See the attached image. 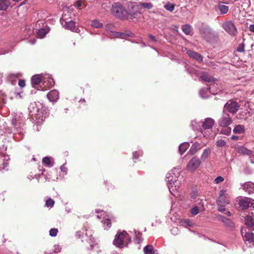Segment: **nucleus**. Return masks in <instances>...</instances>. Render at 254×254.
<instances>
[{
    "label": "nucleus",
    "instance_id": "f257e3e1",
    "mask_svg": "<svg viewBox=\"0 0 254 254\" xmlns=\"http://www.w3.org/2000/svg\"><path fill=\"white\" fill-rule=\"evenodd\" d=\"M180 168H174L166 175V182L170 193L175 196L179 195V190L182 184V178L179 179Z\"/></svg>",
    "mask_w": 254,
    "mask_h": 254
},
{
    "label": "nucleus",
    "instance_id": "f03ea898",
    "mask_svg": "<svg viewBox=\"0 0 254 254\" xmlns=\"http://www.w3.org/2000/svg\"><path fill=\"white\" fill-rule=\"evenodd\" d=\"M215 123L214 120L211 118H206L200 122L193 120L190 127L193 130L200 131L205 138H209L212 133V128Z\"/></svg>",
    "mask_w": 254,
    "mask_h": 254
},
{
    "label": "nucleus",
    "instance_id": "7ed1b4c3",
    "mask_svg": "<svg viewBox=\"0 0 254 254\" xmlns=\"http://www.w3.org/2000/svg\"><path fill=\"white\" fill-rule=\"evenodd\" d=\"M11 125L12 127H7L4 126L5 132L9 134H18L21 136L23 135V129L22 128L23 124L20 122L19 119L16 117H13L11 120Z\"/></svg>",
    "mask_w": 254,
    "mask_h": 254
},
{
    "label": "nucleus",
    "instance_id": "20e7f679",
    "mask_svg": "<svg viewBox=\"0 0 254 254\" xmlns=\"http://www.w3.org/2000/svg\"><path fill=\"white\" fill-rule=\"evenodd\" d=\"M130 241V237L126 231H124L118 232L115 237L113 244L118 248H122L124 247H127Z\"/></svg>",
    "mask_w": 254,
    "mask_h": 254
},
{
    "label": "nucleus",
    "instance_id": "39448f33",
    "mask_svg": "<svg viewBox=\"0 0 254 254\" xmlns=\"http://www.w3.org/2000/svg\"><path fill=\"white\" fill-rule=\"evenodd\" d=\"M42 79L45 87L50 88L54 85V81L49 75L43 77L41 74H37L33 76L31 78V82L33 86L38 85Z\"/></svg>",
    "mask_w": 254,
    "mask_h": 254
},
{
    "label": "nucleus",
    "instance_id": "423d86ee",
    "mask_svg": "<svg viewBox=\"0 0 254 254\" xmlns=\"http://www.w3.org/2000/svg\"><path fill=\"white\" fill-rule=\"evenodd\" d=\"M111 12L115 16L123 18L126 16L127 12L120 3H114L111 9Z\"/></svg>",
    "mask_w": 254,
    "mask_h": 254
},
{
    "label": "nucleus",
    "instance_id": "0eeeda50",
    "mask_svg": "<svg viewBox=\"0 0 254 254\" xmlns=\"http://www.w3.org/2000/svg\"><path fill=\"white\" fill-rule=\"evenodd\" d=\"M7 146L2 145L0 147V169H4L8 165L9 156L6 154Z\"/></svg>",
    "mask_w": 254,
    "mask_h": 254
},
{
    "label": "nucleus",
    "instance_id": "6e6552de",
    "mask_svg": "<svg viewBox=\"0 0 254 254\" xmlns=\"http://www.w3.org/2000/svg\"><path fill=\"white\" fill-rule=\"evenodd\" d=\"M201 161L199 158L195 156L192 157L187 165V169L190 172H194L200 166Z\"/></svg>",
    "mask_w": 254,
    "mask_h": 254
},
{
    "label": "nucleus",
    "instance_id": "1a4fd4ad",
    "mask_svg": "<svg viewBox=\"0 0 254 254\" xmlns=\"http://www.w3.org/2000/svg\"><path fill=\"white\" fill-rule=\"evenodd\" d=\"M214 84H211L208 88H203L199 91V95L202 98H207L209 96V94L212 93L213 95L218 94L220 92V90H216L214 91L213 89Z\"/></svg>",
    "mask_w": 254,
    "mask_h": 254
},
{
    "label": "nucleus",
    "instance_id": "9d476101",
    "mask_svg": "<svg viewBox=\"0 0 254 254\" xmlns=\"http://www.w3.org/2000/svg\"><path fill=\"white\" fill-rule=\"evenodd\" d=\"M222 27L226 32L231 35H235L237 32L235 24L231 21L224 22L222 25Z\"/></svg>",
    "mask_w": 254,
    "mask_h": 254
},
{
    "label": "nucleus",
    "instance_id": "9b49d317",
    "mask_svg": "<svg viewBox=\"0 0 254 254\" xmlns=\"http://www.w3.org/2000/svg\"><path fill=\"white\" fill-rule=\"evenodd\" d=\"M231 201V198L230 195L226 193V191L224 190H222L220 191L219 196L218 199L217 200V204H227L230 203Z\"/></svg>",
    "mask_w": 254,
    "mask_h": 254
},
{
    "label": "nucleus",
    "instance_id": "f8f14e48",
    "mask_svg": "<svg viewBox=\"0 0 254 254\" xmlns=\"http://www.w3.org/2000/svg\"><path fill=\"white\" fill-rule=\"evenodd\" d=\"M224 108L228 112L234 114L238 111L240 105L235 101L229 100L225 105Z\"/></svg>",
    "mask_w": 254,
    "mask_h": 254
},
{
    "label": "nucleus",
    "instance_id": "ddd939ff",
    "mask_svg": "<svg viewBox=\"0 0 254 254\" xmlns=\"http://www.w3.org/2000/svg\"><path fill=\"white\" fill-rule=\"evenodd\" d=\"M239 206L242 209H246L249 207L254 208V199L245 197V198L240 200Z\"/></svg>",
    "mask_w": 254,
    "mask_h": 254
},
{
    "label": "nucleus",
    "instance_id": "4468645a",
    "mask_svg": "<svg viewBox=\"0 0 254 254\" xmlns=\"http://www.w3.org/2000/svg\"><path fill=\"white\" fill-rule=\"evenodd\" d=\"M232 120L230 117L229 115L226 113H224L219 120L218 124L219 126L222 127H226L231 124Z\"/></svg>",
    "mask_w": 254,
    "mask_h": 254
},
{
    "label": "nucleus",
    "instance_id": "2eb2a0df",
    "mask_svg": "<svg viewBox=\"0 0 254 254\" xmlns=\"http://www.w3.org/2000/svg\"><path fill=\"white\" fill-rule=\"evenodd\" d=\"M100 215H98L97 217L99 219L103 218V220L102 221L103 223V226L104 229L105 230H107L109 229L111 226V223L110 219L108 218V215L106 214V212H104L103 211H101Z\"/></svg>",
    "mask_w": 254,
    "mask_h": 254
},
{
    "label": "nucleus",
    "instance_id": "dca6fc26",
    "mask_svg": "<svg viewBox=\"0 0 254 254\" xmlns=\"http://www.w3.org/2000/svg\"><path fill=\"white\" fill-rule=\"evenodd\" d=\"M133 34L131 32H128L127 33H123L120 32H113L111 31L110 34V36L111 38H119L121 39H127L129 37H132Z\"/></svg>",
    "mask_w": 254,
    "mask_h": 254
},
{
    "label": "nucleus",
    "instance_id": "f3484780",
    "mask_svg": "<svg viewBox=\"0 0 254 254\" xmlns=\"http://www.w3.org/2000/svg\"><path fill=\"white\" fill-rule=\"evenodd\" d=\"M60 22L63 26L67 30L73 31L75 27V22L73 21H66L65 18L63 17L60 19Z\"/></svg>",
    "mask_w": 254,
    "mask_h": 254
},
{
    "label": "nucleus",
    "instance_id": "a211bd4d",
    "mask_svg": "<svg viewBox=\"0 0 254 254\" xmlns=\"http://www.w3.org/2000/svg\"><path fill=\"white\" fill-rule=\"evenodd\" d=\"M235 150L237 151L238 153L242 154L243 155H247L250 156V158H251L252 157H254V152L248 149V148L244 146H236Z\"/></svg>",
    "mask_w": 254,
    "mask_h": 254
},
{
    "label": "nucleus",
    "instance_id": "6ab92c4d",
    "mask_svg": "<svg viewBox=\"0 0 254 254\" xmlns=\"http://www.w3.org/2000/svg\"><path fill=\"white\" fill-rule=\"evenodd\" d=\"M244 240L249 247L254 246V234L252 232H247L244 236Z\"/></svg>",
    "mask_w": 254,
    "mask_h": 254
},
{
    "label": "nucleus",
    "instance_id": "aec40b11",
    "mask_svg": "<svg viewBox=\"0 0 254 254\" xmlns=\"http://www.w3.org/2000/svg\"><path fill=\"white\" fill-rule=\"evenodd\" d=\"M206 144H201L198 142H195L193 144L189 150V153L191 155H193L195 154L197 151L200 150L204 146H205Z\"/></svg>",
    "mask_w": 254,
    "mask_h": 254
},
{
    "label": "nucleus",
    "instance_id": "412c9836",
    "mask_svg": "<svg viewBox=\"0 0 254 254\" xmlns=\"http://www.w3.org/2000/svg\"><path fill=\"white\" fill-rule=\"evenodd\" d=\"M243 190L249 194L254 193V184L251 182H246L242 185Z\"/></svg>",
    "mask_w": 254,
    "mask_h": 254
},
{
    "label": "nucleus",
    "instance_id": "4be33fe9",
    "mask_svg": "<svg viewBox=\"0 0 254 254\" xmlns=\"http://www.w3.org/2000/svg\"><path fill=\"white\" fill-rule=\"evenodd\" d=\"M47 97L50 101L56 102L59 99V92L56 90L51 91L47 94Z\"/></svg>",
    "mask_w": 254,
    "mask_h": 254
},
{
    "label": "nucleus",
    "instance_id": "5701e85b",
    "mask_svg": "<svg viewBox=\"0 0 254 254\" xmlns=\"http://www.w3.org/2000/svg\"><path fill=\"white\" fill-rule=\"evenodd\" d=\"M187 54L190 58L195 59L198 62H201L203 61V57L195 52L190 50L187 52Z\"/></svg>",
    "mask_w": 254,
    "mask_h": 254
},
{
    "label": "nucleus",
    "instance_id": "b1692460",
    "mask_svg": "<svg viewBox=\"0 0 254 254\" xmlns=\"http://www.w3.org/2000/svg\"><path fill=\"white\" fill-rule=\"evenodd\" d=\"M200 78L202 80L207 82H214L216 79L210 76L207 72H202Z\"/></svg>",
    "mask_w": 254,
    "mask_h": 254
},
{
    "label": "nucleus",
    "instance_id": "393cba45",
    "mask_svg": "<svg viewBox=\"0 0 254 254\" xmlns=\"http://www.w3.org/2000/svg\"><path fill=\"white\" fill-rule=\"evenodd\" d=\"M245 224L246 225L252 229L254 230V219L251 216H247L245 217Z\"/></svg>",
    "mask_w": 254,
    "mask_h": 254
},
{
    "label": "nucleus",
    "instance_id": "a878e982",
    "mask_svg": "<svg viewBox=\"0 0 254 254\" xmlns=\"http://www.w3.org/2000/svg\"><path fill=\"white\" fill-rule=\"evenodd\" d=\"M211 153V149L207 147L203 150V152L200 156V159L202 161L204 162L209 156Z\"/></svg>",
    "mask_w": 254,
    "mask_h": 254
},
{
    "label": "nucleus",
    "instance_id": "bb28decb",
    "mask_svg": "<svg viewBox=\"0 0 254 254\" xmlns=\"http://www.w3.org/2000/svg\"><path fill=\"white\" fill-rule=\"evenodd\" d=\"M143 251L145 254H157L156 250L152 245L146 246L143 249Z\"/></svg>",
    "mask_w": 254,
    "mask_h": 254
},
{
    "label": "nucleus",
    "instance_id": "cd10ccee",
    "mask_svg": "<svg viewBox=\"0 0 254 254\" xmlns=\"http://www.w3.org/2000/svg\"><path fill=\"white\" fill-rule=\"evenodd\" d=\"M218 220L223 222L226 225L228 226L231 227L232 226V225H233V223L230 219L227 218L223 215H219L218 216Z\"/></svg>",
    "mask_w": 254,
    "mask_h": 254
},
{
    "label": "nucleus",
    "instance_id": "c85d7f7f",
    "mask_svg": "<svg viewBox=\"0 0 254 254\" xmlns=\"http://www.w3.org/2000/svg\"><path fill=\"white\" fill-rule=\"evenodd\" d=\"M86 237H88L87 239L86 240L88 243L90 245V249L92 250L93 249V248L96 246V244L94 243L95 242V239L92 236L91 234H88L87 233H86L85 234Z\"/></svg>",
    "mask_w": 254,
    "mask_h": 254
},
{
    "label": "nucleus",
    "instance_id": "c756f323",
    "mask_svg": "<svg viewBox=\"0 0 254 254\" xmlns=\"http://www.w3.org/2000/svg\"><path fill=\"white\" fill-rule=\"evenodd\" d=\"M10 5V2L7 0H0V10H5Z\"/></svg>",
    "mask_w": 254,
    "mask_h": 254
},
{
    "label": "nucleus",
    "instance_id": "7c9ffc66",
    "mask_svg": "<svg viewBox=\"0 0 254 254\" xmlns=\"http://www.w3.org/2000/svg\"><path fill=\"white\" fill-rule=\"evenodd\" d=\"M233 132L237 134L243 133L245 132V127L243 125H238L235 127Z\"/></svg>",
    "mask_w": 254,
    "mask_h": 254
},
{
    "label": "nucleus",
    "instance_id": "2f4dec72",
    "mask_svg": "<svg viewBox=\"0 0 254 254\" xmlns=\"http://www.w3.org/2000/svg\"><path fill=\"white\" fill-rule=\"evenodd\" d=\"M190 144L188 142H184L179 147V150L181 154L182 155L189 148Z\"/></svg>",
    "mask_w": 254,
    "mask_h": 254
},
{
    "label": "nucleus",
    "instance_id": "473e14b6",
    "mask_svg": "<svg viewBox=\"0 0 254 254\" xmlns=\"http://www.w3.org/2000/svg\"><path fill=\"white\" fill-rule=\"evenodd\" d=\"M42 162L49 167H52L54 164L52 158L48 157L43 158Z\"/></svg>",
    "mask_w": 254,
    "mask_h": 254
},
{
    "label": "nucleus",
    "instance_id": "72a5a7b5",
    "mask_svg": "<svg viewBox=\"0 0 254 254\" xmlns=\"http://www.w3.org/2000/svg\"><path fill=\"white\" fill-rule=\"evenodd\" d=\"M218 8L220 11L221 14H226L229 10V7L222 4L221 3H219L218 5Z\"/></svg>",
    "mask_w": 254,
    "mask_h": 254
},
{
    "label": "nucleus",
    "instance_id": "f704fd0d",
    "mask_svg": "<svg viewBox=\"0 0 254 254\" xmlns=\"http://www.w3.org/2000/svg\"><path fill=\"white\" fill-rule=\"evenodd\" d=\"M175 4L170 2H167L164 5V7L168 11L172 12L175 8Z\"/></svg>",
    "mask_w": 254,
    "mask_h": 254
},
{
    "label": "nucleus",
    "instance_id": "c9c22d12",
    "mask_svg": "<svg viewBox=\"0 0 254 254\" xmlns=\"http://www.w3.org/2000/svg\"><path fill=\"white\" fill-rule=\"evenodd\" d=\"M182 30L186 35H189L191 32V27L188 24L184 25L182 26Z\"/></svg>",
    "mask_w": 254,
    "mask_h": 254
},
{
    "label": "nucleus",
    "instance_id": "e433bc0d",
    "mask_svg": "<svg viewBox=\"0 0 254 254\" xmlns=\"http://www.w3.org/2000/svg\"><path fill=\"white\" fill-rule=\"evenodd\" d=\"M91 26L94 28H101L103 26V24L100 22L98 20L95 19L91 22Z\"/></svg>",
    "mask_w": 254,
    "mask_h": 254
},
{
    "label": "nucleus",
    "instance_id": "4c0bfd02",
    "mask_svg": "<svg viewBox=\"0 0 254 254\" xmlns=\"http://www.w3.org/2000/svg\"><path fill=\"white\" fill-rule=\"evenodd\" d=\"M47 32L48 31L46 29L44 28H41L38 30L37 35L40 38H42L46 35Z\"/></svg>",
    "mask_w": 254,
    "mask_h": 254
},
{
    "label": "nucleus",
    "instance_id": "58836bf2",
    "mask_svg": "<svg viewBox=\"0 0 254 254\" xmlns=\"http://www.w3.org/2000/svg\"><path fill=\"white\" fill-rule=\"evenodd\" d=\"M220 133L226 135H229L231 133V128L229 127L227 128H223L220 130Z\"/></svg>",
    "mask_w": 254,
    "mask_h": 254
},
{
    "label": "nucleus",
    "instance_id": "ea45409f",
    "mask_svg": "<svg viewBox=\"0 0 254 254\" xmlns=\"http://www.w3.org/2000/svg\"><path fill=\"white\" fill-rule=\"evenodd\" d=\"M142 152L141 150L138 151L133 152L132 153V159L134 162H136V160L138 158L139 156L142 155Z\"/></svg>",
    "mask_w": 254,
    "mask_h": 254
},
{
    "label": "nucleus",
    "instance_id": "a19ab883",
    "mask_svg": "<svg viewBox=\"0 0 254 254\" xmlns=\"http://www.w3.org/2000/svg\"><path fill=\"white\" fill-rule=\"evenodd\" d=\"M226 144V141L223 139H219L216 141V145L218 147H223Z\"/></svg>",
    "mask_w": 254,
    "mask_h": 254
},
{
    "label": "nucleus",
    "instance_id": "79ce46f5",
    "mask_svg": "<svg viewBox=\"0 0 254 254\" xmlns=\"http://www.w3.org/2000/svg\"><path fill=\"white\" fill-rule=\"evenodd\" d=\"M140 5L143 8H146L147 9H150L152 8L153 5L151 2H142Z\"/></svg>",
    "mask_w": 254,
    "mask_h": 254
},
{
    "label": "nucleus",
    "instance_id": "37998d69",
    "mask_svg": "<svg viewBox=\"0 0 254 254\" xmlns=\"http://www.w3.org/2000/svg\"><path fill=\"white\" fill-rule=\"evenodd\" d=\"M54 200L51 198H49L46 200L45 205L47 207H52L54 206Z\"/></svg>",
    "mask_w": 254,
    "mask_h": 254
},
{
    "label": "nucleus",
    "instance_id": "c03bdc74",
    "mask_svg": "<svg viewBox=\"0 0 254 254\" xmlns=\"http://www.w3.org/2000/svg\"><path fill=\"white\" fill-rule=\"evenodd\" d=\"M58 232V229L53 228L50 230L49 234L51 237H55L57 236Z\"/></svg>",
    "mask_w": 254,
    "mask_h": 254
},
{
    "label": "nucleus",
    "instance_id": "a18cd8bd",
    "mask_svg": "<svg viewBox=\"0 0 254 254\" xmlns=\"http://www.w3.org/2000/svg\"><path fill=\"white\" fill-rule=\"evenodd\" d=\"M190 212L192 215H196L199 212V209L197 206H195L190 209Z\"/></svg>",
    "mask_w": 254,
    "mask_h": 254
},
{
    "label": "nucleus",
    "instance_id": "49530a36",
    "mask_svg": "<svg viewBox=\"0 0 254 254\" xmlns=\"http://www.w3.org/2000/svg\"><path fill=\"white\" fill-rule=\"evenodd\" d=\"M237 50L239 52H244L245 51V44L244 42L239 45Z\"/></svg>",
    "mask_w": 254,
    "mask_h": 254
},
{
    "label": "nucleus",
    "instance_id": "de8ad7c7",
    "mask_svg": "<svg viewBox=\"0 0 254 254\" xmlns=\"http://www.w3.org/2000/svg\"><path fill=\"white\" fill-rule=\"evenodd\" d=\"M224 180V179L222 177L218 176L215 179L214 182V183L218 184L220 183L223 182Z\"/></svg>",
    "mask_w": 254,
    "mask_h": 254
},
{
    "label": "nucleus",
    "instance_id": "09e8293b",
    "mask_svg": "<svg viewBox=\"0 0 254 254\" xmlns=\"http://www.w3.org/2000/svg\"><path fill=\"white\" fill-rule=\"evenodd\" d=\"M218 205V211L221 212H223L225 210V204H217Z\"/></svg>",
    "mask_w": 254,
    "mask_h": 254
},
{
    "label": "nucleus",
    "instance_id": "8fccbe9b",
    "mask_svg": "<svg viewBox=\"0 0 254 254\" xmlns=\"http://www.w3.org/2000/svg\"><path fill=\"white\" fill-rule=\"evenodd\" d=\"M5 97L0 92V107L2 106L4 103Z\"/></svg>",
    "mask_w": 254,
    "mask_h": 254
},
{
    "label": "nucleus",
    "instance_id": "3c124183",
    "mask_svg": "<svg viewBox=\"0 0 254 254\" xmlns=\"http://www.w3.org/2000/svg\"><path fill=\"white\" fill-rule=\"evenodd\" d=\"M18 85L20 87H23L25 86V80H22V79H20L18 81Z\"/></svg>",
    "mask_w": 254,
    "mask_h": 254
},
{
    "label": "nucleus",
    "instance_id": "603ef678",
    "mask_svg": "<svg viewBox=\"0 0 254 254\" xmlns=\"http://www.w3.org/2000/svg\"><path fill=\"white\" fill-rule=\"evenodd\" d=\"M60 169L62 172L66 173L67 171V168L65 166V165L64 164L62 165L60 167Z\"/></svg>",
    "mask_w": 254,
    "mask_h": 254
},
{
    "label": "nucleus",
    "instance_id": "864d4df0",
    "mask_svg": "<svg viewBox=\"0 0 254 254\" xmlns=\"http://www.w3.org/2000/svg\"><path fill=\"white\" fill-rule=\"evenodd\" d=\"M172 233L174 235L178 234L179 230L177 227H173L171 230Z\"/></svg>",
    "mask_w": 254,
    "mask_h": 254
},
{
    "label": "nucleus",
    "instance_id": "5fc2aeb1",
    "mask_svg": "<svg viewBox=\"0 0 254 254\" xmlns=\"http://www.w3.org/2000/svg\"><path fill=\"white\" fill-rule=\"evenodd\" d=\"M82 5V1L81 0H78L76 2L75 6L77 8L80 7Z\"/></svg>",
    "mask_w": 254,
    "mask_h": 254
},
{
    "label": "nucleus",
    "instance_id": "6e6d98bb",
    "mask_svg": "<svg viewBox=\"0 0 254 254\" xmlns=\"http://www.w3.org/2000/svg\"><path fill=\"white\" fill-rule=\"evenodd\" d=\"M184 224H186V225L191 226L192 225V223L188 219H186L184 222Z\"/></svg>",
    "mask_w": 254,
    "mask_h": 254
},
{
    "label": "nucleus",
    "instance_id": "4d7b16f0",
    "mask_svg": "<svg viewBox=\"0 0 254 254\" xmlns=\"http://www.w3.org/2000/svg\"><path fill=\"white\" fill-rule=\"evenodd\" d=\"M197 192L196 191H193L191 194V197L195 198L197 196Z\"/></svg>",
    "mask_w": 254,
    "mask_h": 254
},
{
    "label": "nucleus",
    "instance_id": "13d9d810",
    "mask_svg": "<svg viewBox=\"0 0 254 254\" xmlns=\"http://www.w3.org/2000/svg\"><path fill=\"white\" fill-rule=\"evenodd\" d=\"M249 30L254 33V24H251L250 25Z\"/></svg>",
    "mask_w": 254,
    "mask_h": 254
},
{
    "label": "nucleus",
    "instance_id": "bf43d9fd",
    "mask_svg": "<svg viewBox=\"0 0 254 254\" xmlns=\"http://www.w3.org/2000/svg\"><path fill=\"white\" fill-rule=\"evenodd\" d=\"M231 139L232 140H237L239 139V137L238 136H236V135H232L231 137Z\"/></svg>",
    "mask_w": 254,
    "mask_h": 254
},
{
    "label": "nucleus",
    "instance_id": "052dcab7",
    "mask_svg": "<svg viewBox=\"0 0 254 254\" xmlns=\"http://www.w3.org/2000/svg\"><path fill=\"white\" fill-rule=\"evenodd\" d=\"M31 44H34L36 42V39H35L34 38H33V39H31L30 40L28 41Z\"/></svg>",
    "mask_w": 254,
    "mask_h": 254
},
{
    "label": "nucleus",
    "instance_id": "680f3d73",
    "mask_svg": "<svg viewBox=\"0 0 254 254\" xmlns=\"http://www.w3.org/2000/svg\"><path fill=\"white\" fill-rule=\"evenodd\" d=\"M149 38H150L151 40H152V41H155V37H154V36H153V35H149Z\"/></svg>",
    "mask_w": 254,
    "mask_h": 254
},
{
    "label": "nucleus",
    "instance_id": "e2e57ef3",
    "mask_svg": "<svg viewBox=\"0 0 254 254\" xmlns=\"http://www.w3.org/2000/svg\"><path fill=\"white\" fill-rule=\"evenodd\" d=\"M19 76V74H10V76L11 77H18Z\"/></svg>",
    "mask_w": 254,
    "mask_h": 254
},
{
    "label": "nucleus",
    "instance_id": "0e129e2a",
    "mask_svg": "<svg viewBox=\"0 0 254 254\" xmlns=\"http://www.w3.org/2000/svg\"><path fill=\"white\" fill-rule=\"evenodd\" d=\"M76 234L79 238H80L81 236L82 235V233L80 231H78L76 232Z\"/></svg>",
    "mask_w": 254,
    "mask_h": 254
},
{
    "label": "nucleus",
    "instance_id": "69168bd1",
    "mask_svg": "<svg viewBox=\"0 0 254 254\" xmlns=\"http://www.w3.org/2000/svg\"><path fill=\"white\" fill-rule=\"evenodd\" d=\"M187 70L190 74H192L195 71V70L193 69H191L190 70H189V69H187Z\"/></svg>",
    "mask_w": 254,
    "mask_h": 254
},
{
    "label": "nucleus",
    "instance_id": "338daca9",
    "mask_svg": "<svg viewBox=\"0 0 254 254\" xmlns=\"http://www.w3.org/2000/svg\"><path fill=\"white\" fill-rule=\"evenodd\" d=\"M141 241L139 237H136V241L137 242V243H139L140 241Z\"/></svg>",
    "mask_w": 254,
    "mask_h": 254
},
{
    "label": "nucleus",
    "instance_id": "774afa93",
    "mask_svg": "<svg viewBox=\"0 0 254 254\" xmlns=\"http://www.w3.org/2000/svg\"><path fill=\"white\" fill-rule=\"evenodd\" d=\"M226 214L228 215V216H231V213L230 212V211H227L226 212Z\"/></svg>",
    "mask_w": 254,
    "mask_h": 254
}]
</instances>
